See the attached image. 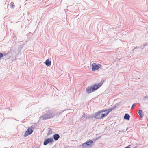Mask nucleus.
I'll return each mask as SVG.
<instances>
[{
  "label": "nucleus",
  "instance_id": "f257e3e1",
  "mask_svg": "<svg viewBox=\"0 0 148 148\" xmlns=\"http://www.w3.org/2000/svg\"><path fill=\"white\" fill-rule=\"evenodd\" d=\"M105 110H102L95 113L92 116H89L88 117L89 119L95 118L97 119H100L106 116L105 112Z\"/></svg>",
  "mask_w": 148,
  "mask_h": 148
},
{
  "label": "nucleus",
  "instance_id": "f03ea898",
  "mask_svg": "<svg viewBox=\"0 0 148 148\" xmlns=\"http://www.w3.org/2000/svg\"><path fill=\"white\" fill-rule=\"evenodd\" d=\"M56 114V112L55 111L49 110L48 111L47 113L44 115L40 116V119L43 120H46L49 119L51 118L54 117Z\"/></svg>",
  "mask_w": 148,
  "mask_h": 148
},
{
  "label": "nucleus",
  "instance_id": "7ed1b4c3",
  "mask_svg": "<svg viewBox=\"0 0 148 148\" xmlns=\"http://www.w3.org/2000/svg\"><path fill=\"white\" fill-rule=\"evenodd\" d=\"M102 83H100L88 87L86 88V92L88 93H91L98 89L102 86Z\"/></svg>",
  "mask_w": 148,
  "mask_h": 148
},
{
  "label": "nucleus",
  "instance_id": "20e7f679",
  "mask_svg": "<svg viewBox=\"0 0 148 148\" xmlns=\"http://www.w3.org/2000/svg\"><path fill=\"white\" fill-rule=\"evenodd\" d=\"M93 142V141L88 140L82 144V148H90L92 146Z\"/></svg>",
  "mask_w": 148,
  "mask_h": 148
},
{
  "label": "nucleus",
  "instance_id": "39448f33",
  "mask_svg": "<svg viewBox=\"0 0 148 148\" xmlns=\"http://www.w3.org/2000/svg\"><path fill=\"white\" fill-rule=\"evenodd\" d=\"M33 132L32 127L28 128L27 130L26 131L24 134L25 137H26L29 135L31 134Z\"/></svg>",
  "mask_w": 148,
  "mask_h": 148
},
{
  "label": "nucleus",
  "instance_id": "423d86ee",
  "mask_svg": "<svg viewBox=\"0 0 148 148\" xmlns=\"http://www.w3.org/2000/svg\"><path fill=\"white\" fill-rule=\"evenodd\" d=\"M101 65L99 64H97L96 63H93L92 65V70L95 71V70H98L101 67Z\"/></svg>",
  "mask_w": 148,
  "mask_h": 148
},
{
  "label": "nucleus",
  "instance_id": "0eeeda50",
  "mask_svg": "<svg viewBox=\"0 0 148 148\" xmlns=\"http://www.w3.org/2000/svg\"><path fill=\"white\" fill-rule=\"evenodd\" d=\"M53 138H48L45 140L43 144L45 145H46L49 143H53Z\"/></svg>",
  "mask_w": 148,
  "mask_h": 148
},
{
  "label": "nucleus",
  "instance_id": "6e6552de",
  "mask_svg": "<svg viewBox=\"0 0 148 148\" xmlns=\"http://www.w3.org/2000/svg\"><path fill=\"white\" fill-rule=\"evenodd\" d=\"M115 108V107L114 106L113 107L110 108L109 109L106 110H105V112L106 116H107L110 112L112 111L113 109H114Z\"/></svg>",
  "mask_w": 148,
  "mask_h": 148
},
{
  "label": "nucleus",
  "instance_id": "1a4fd4ad",
  "mask_svg": "<svg viewBox=\"0 0 148 148\" xmlns=\"http://www.w3.org/2000/svg\"><path fill=\"white\" fill-rule=\"evenodd\" d=\"M60 138V136L58 134H55L53 135V138L56 140H57Z\"/></svg>",
  "mask_w": 148,
  "mask_h": 148
},
{
  "label": "nucleus",
  "instance_id": "9d476101",
  "mask_svg": "<svg viewBox=\"0 0 148 148\" xmlns=\"http://www.w3.org/2000/svg\"><path fill=\"white\" fill-rule=\"evenodd\" d=\"M45 64L47 66H49L51 65V62L50 61L49 59H47L45 61Z\"/></svg>",
  "mask_w": 148,
  "mask_h": 148
},
{
  "label": "nucleus",
  "instance_id": "9b49d317",
  "mask_svg": "<svg viewBox=\"0 0 148 148\" xmlns=\"http://www.w3.org/2000/svg\"><path fill=\"white\" fill-rule=\"evenodd\" d=\"M138 114L140 116L141 118L143 117L144 116V114L143 113V112L142 110H138Z\"/></svg>",
  "mask_w": 148,
  "mask_h": 148
},
{
  "label": "nucleus",
  "instance_id": "f8f14e48",
  "mask_svg": "<svg viewBox=\"0 0 148 148\" xmlns=\"http://www.w3.org/2000/svg\"><path fill=\"white\" fill-rule=\"evenodd\" d=\"M130 116L128 114H126L124 116V119H125L129 120L130 119Z\"/></svg>",
  "mask_w": 148,
  "mask_h": 148
},
{
  "label": "nucleus",
  "instance_id": "ddd939ff",
  "mask_svg": "<svg viewBox=\"0 0 148 148\" xmlns=\"http://www.w3.org/2000/svg\"><path fill=\"white\" fill-rule=\"evenodd\" d=\"M148 48V45L147 44H145L142 47V49L143 51L146 50L145 49H146V48Z\"/></svg>",
  "mask_w": 148,
  "mask_h": 148
},
{
  "label": "nucleus",
  "instance_id": "4468645a",
  "mask_svg": "<svg viewBox=\"0 0 148 148\" xmlns=\"http://www.w3.org/2000/svg\"><path fill=\"white\" fill-rule=\"evenodd\" d=\"M85 116H86V115H85V114H83L82 117L81 118L80 120H82L85 117Z\"/></svg>",
  "mask_w": 148,
  "mask_h": 148
},
{
  "label": "nucleus",
  "instance_id": "2eb2a0df",
  "mask_svg": "<svg viewBox=\"0 0 148 148\" xmlns=\"http://www.w3.org/2000/svg\"><path fill=\"white\" fill-rule=\"evenodd\" d=\"M134 106H135V104H134L132 105V106L131 107V109H133L134 108Z\"/></svg>",
  "mask_w": 148,
  "mask_h": 148
},
{
  "label": "nucleus",
  "instance_id": "dca6fc26",
  "mask_svg": "<svg viewBox=\"0 0 148 148\" xmlns=\"http://www.w3.org/2000/svg\"><path fill=\"white\" fill-rule=\"evenodd\" d=\"M129 147H130V146H128L125 148H129Z\"/></svg>",
  "mask_w": 148,
  "mask_h": 148
},
{
  "label": "nucleus",
  "instance_id": "f3484780",
  "mask_svg": "<svg viewBox=\"0 0 148 148\" xmlns=\"http://www.w3.org/2000/svg\"><path fill=\"white\" fill-rule=\"evenodd\" d=\"M147 97H147V96H145V97H144V98H147Z\"/></svg>",
  "mask_w": 148,
  "mask_h": 148
},
{
  "label": "nucleus",
  "instance_id": "a211bd4d",
  "mask_svg": "<svg viewBox=\"0 0 148 148\" xmlns=\"http://www.w3.org/2000/svg\"><path fill=\"white\" fill-rule=\"evenodd\" d=\"M11 6L12 7H13V5H11Z\"/></svg>",
  "mask_w": 148,
  "mask_h": 148
},
{
  "label": "nucleus",
  "instance_id": "6ab92c4d",
  "mask_svg": "<svg viewBox=\"0 0 148 148\" xmlns=\"http://www.w3.org/2000/svg\"><path fill=\"white\" fill-rule=\"evenodd\" d=\"M61 112H60V113H59V114H60V113H61Z\"/></svg>",
  "mask_w": 148,
  "mask_h": 148
}]
</instances>
